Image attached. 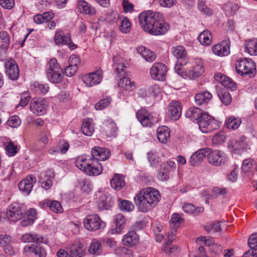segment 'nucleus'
<instances>
[{"label":"nucleus","instance_id":"1","mask_svg":"<svg viewBox=\"0 0 257 257\" xmlns=\"http://www.w3.org/2000/svg\"><path fill=\"white\" fill-rule=\"evenodd\" d=\"M139 21L143 30L152 35H163L170 29L169 24L158 12L148 11L142 13L139 15Z\"/></svg>","mask_w":257,"mask_h":257},{"label":"nucleus","instance_id":"2","mask_svg":"<svg viewBox=\"0 0 257 257\" xmlns=\"http://www.w3.org/2000/svg\"><path fill=\"white\" fill-rule=\"evenodd\" d=\"M160 197L159 191L152 187H147L136 195L135 202L139 211L147 212L157 204Z\"/></svg>","mask_w":257,"mask_h":257},{"label":"nucleus","instance_id":"3","mask_svg":"<svg viewBox=\"0 0 257 257\" xmlns=\"http://www.w3.org/2000/svg\"><path fill=\"white\" fill-rule=\"evenodd\" d=\"M47 77L52 83H57L63 78L62 70L56 58H52L47 64Z\"/></svg>","mask_w":257,"mask_h":257},{"label":"nucleus","instance_id":"4","mask_svg":"<svg viewBox=\"0 0 257 257\" xmlns=\"http://www.w3.org/2000/svg\"><path fill=\"white\" fill-rule=\"evenodd\" d=\"M255 64L251 59L244 58L235 64L236 72L241 75L253 74L255 72Z\"/></svg>","mask_w":257,"mask_h":257},{"label":"nucleus","instance_id":"5","mask_svg":"<svg viewBox=\"0 0 257 257\" xmlns=\"http://www.w3.org/2000/svg\"><path fill=\"white\" fill-rule=\"evenodd\" d=\"M83 224L85 229L92 231L104 228L105 226V223L97 214L87 215L84 219Z\"/></svg>","mask_w":257,"mask_h":257},{"label":"nucleus","instance_id":"6","mask_svg":"<svg viewBox=\"0 0 257 257\" xmlns=\"http://www.w3.org/2000/svg\"><path fill=\"white\" fill-rule=\"evenodd\" d=\"M208 162L210 164L215 166H221L227 161L226 154L219 150L211 151L208 148L207 155Z\"/></svg>","mask_w":257,"mask_h":257},{"label":"nucleus","instance_id":"7","mask_svg":"<svg viewBox=\"0 0 257 257\" xmlns=\"http://www.w3.org/2000/svg\"><path fill=\"white\" fill-rule=\"evenodd\" d=\"M24 207L14 202L9 205L7 211V217L11 221L16 222L22 218L24 213Z\"/></svg>","mask_w":257,"mask_h":257},{"label":"nucleus","instance_id":"8","mask_svg":"<svg viewBox=\"0 0 257 257\" xmlns=\"http://www.w3.org/2000/svg\"><path fill=\"white\" fill-rule=\"evenodd\" d=\"M198 124L200 131L203 133H209L215 130L216 126L214 119L205 112L198 120Z\"/></svg>","mask_w":257,"mask_h":257},{"label":"nucleus","instance_id":"9","mask_svg":"<svg viewBox=\"0 0 257 257\" xmlns=\"http://www.w3.org/2000/svg\"><path fill=\"white\" fill-rule=\"evenodd\" d=\"M117 85L119 94L123 96H127L129 93L136 88L135 82L125 76L119 79Z\"/></svg>","mask_w":257,"mask_h":257},{"label":"nucleus","instance_id":"10","mask_svg":"<svg viewBox=\"0 0 257 257\" xmlns=\"http://www.w3.org/2000/svg\"><path fill=\"white\" fill-rule=\"evenodd\" d=\"M103 77V72L101 69L85 74L82 76L83 82L88 87H92L99 84Z\"/></svg>","mask_w":257,"mask_h":257},{"label":"nucleus","instance_id":"11","mask_svg":"<svg viewBox=\"0 0 257 257\" xmlns=\"http://www.w3.org/2000/svg\"><path fill=\"white\" fill-rule=\"evenodd\" d=\"M48 103L44 98L33 99L30 102V109L37 115H42L46 112Z\"/></svg>","mask_w":257,"mask_h":257},{"label":"nucleus","instance_id":"12","mask_svg":"<svg viewBox=\"0 0 257 257\" xmlns=\"http://www.w3.org/2000/svg\"><path fill=\"white\" fill-rule=\"evenodd\" d=\"M136 116L138 120L144 126H151L157 121L152 113L143 108L137 111Z\"/></svg>","mask_w":257,"mask_h":257},{"label":"nucleus","instance_id":"13","mask_svg":"<svg viewBox=\"0 0 257 257\" xmlns=\"http://www.w3.org/2000/svg\"><path fill=\"white\" fill-rule=\"evenodd\" d=\"M167 72V67L161 63H154L150 69L151 77L158 80H164Z\"/></svg>","mask_w":257,"mask_h":257},{"label":"nucleus","instance_id":"14","mask_svg":"<svg viewBox=\"0 0 257 257\" xmlns=\"http://www.w3.org/2000/svg\"><path fill=\"white\" fill-rule=\"evenodd\" d=\"M6 74L12 80H16L19 77L20 71L16 61L13 59H7L5 64Z\"/></svg>","mask_w":257,"mask_h":257},{"label":"nucleus","instance_id":"15","mask_svg":"<svg viewBox=\"0 0 257 257\" xmlns=\"http://www.w3.org/2000/svg\"><path fill=\"white\" fill-rule=\"evenodd\" d=\"M54 42L57 45H67L71 50L76 48L71 39L69 34H64L62 31H57L54 36Z\"/></svg>","mask_w":257,"mask_h":257},{"label":"nucleus","instance_id":"16","mask_svg":"<svg viewBox=\"0 0 257 257\" xmlns=\"http://www.w3.org/2000/svg\"><path fill=\"white\" fill-rule=\"evenodd\" d=\"M192 69L188 72V78L191 79L200 77L204 72V63L200 58H195L193 61Z\"/></svg>","mask_w":257,"mask_h":257},{"label":"nucleus","instance_id":"17","mask_svg":"<svg viewBox=\"0 0 257 257\" xmlns=\"http://www.w3.org/2000/svg\"><path fill=\"white\" fill-rule=\"evenodd\" d=\"M110 155L109 150L107 149L95 147L91 150V158L93 160L99 161L107 160Z\"/></svg>","mask_w":257,"mask_h":257},{"label":"nucleus","instance_id":"18","mask_svg":"<svg viewBox=\"0 0 257 257\" xmlns=\"http://www.w3.org/2000/svg\"><path fill=\"white\" fill-rule=\"evenodd\" d=\"M213 53L219 56H225L230 53V46L228 42L223 41L212 47Z\"/></svg>","mask_w":257,"mask_h":257},{"label":"nucleus","instance_id":"19","mask_svg":"<svg viewBox=\"0 0 257 257\" xmlns=\"http://www.w3.org/2000/svg\"><path fill=\"white\" fill-rule=\"evenodd\" d=\"M40 205L43 209L49 208L52 211L56 213H60L63 211L61 204L56 200L46 199L41 202Z\"/></svg>","mask_w":257,"mask_h":257},{"label":"nucleus","instance_id":"20","mask_svg":"<svg viewBox=\"0 0 257 257\" xmlns=\"http://www.w3.org/2000/svg\"><path fill=\"white\" fill-rule=\"evenodd\" d=\"M139 241V236L134 230H130L124 234L121 239L123 245L132 247L136 245Z\"/></svg>","mask_w":257,"mask_h":257},{"label":"nucleus","instance_id":"21","mask_svg":"<svg viewBox=\"0 0 257 257\" xmlns=\"http://www.w3.org/2000/svg\"><path fill=\"white\" fill-rule=\"evenodd\" d=\"M182 107L180 102L172 101L168 106V115L173 120H178L181 115Z\"/></svg>","mask_w":257,"mask_h":257},{"label":"nucleus","instance_id":"22","mask_svg":"<svg viewBox=\"0 0 257 257\" xmlns=\"http://www.w3.org/2000/svg\"><path fill=\"white\" fill-rule=\"evenodd\" d=\"M54 177V174L52 170H49L41 173L40 175V181H42V187L45 190L50 189L52 186V179Z\"/></svg>","mask_w":257,"mask_h":257},{"label":"nucleus","instance_id":"23","mask_svg":"<svg viewBox=\"0 0 257 257\" xmlns=\"http://www.w3.org/2000/svg\"><path fill=\"white\" fill-rule=\"evenodd\" d=\"M36 180L32 175H28L25 179L22 180L19 184L20 190L29 194L35 183Z\"/></svg>","mask_w":257,"mask_h":257},{"label":"nucleus","instance_id":"24","mask_svg":"<svg viewBox=\"0 0 257 257\" xmlns=\"http://www.w3.org/2000/svg\"><path fill=\"white\" fill-rule=\"evenodd\" d=\"M92 160L93 159L91 156L87 155H81L76 158L75 165L79 170L85 173L87 168L91 165L90 163Z\"/></svg>","mask_w":257,"mask_h":257},{"label":"nucleus","instance_id":"25","mask_svg":"<svg viewBox=\"0 0 257 257\" xmlns=\"http://www.w3.org/2000/svg\"><path fill=\"white\" fill-rule=\"evenodd\" d=\"M171 52L173 56L178 59V61H182V64L187 63V52L183 46L179 45L173 47Z\"/></svg>","mask_w":257,"mask_h":257},{"label":"nucleus","instance_id":"26","mask_svg":"<svg viewBox=\"0 0 257 257\" xmlns=\"http://www.w3.org/2000/svg\"><path fill=\"white\" fill-rule=\"evenodd\" d=\"M114 222L115 224V228L110 229L109 232L110 234H119L124 228L125 218L124 215L121 214H117L114 216Z\"/></svg>","mask_w":257,"mask_h":257},{"label":"nucleus","instance_id":"27","mask_svg":"<svg viewBox=\"0 0 257 257\" xmlns=\"http://www.w3.org/2000/svg\"><path fill=\"white\" fill-rule=\"evenodd\" d=\"M214 79L226 88L232 90L236 88L235 82L230 78L222 73H217L214 75Z\"/></svg>","mask_w":257,"mask_h":257},{"label":"nucleus","instance_id":"28","mask_svg":"<svg viewBox=\"0 0 257 257\" xmlns=\"http://www.w3.org/2000/svg\"><path fill=\"white\" fill-rule=\"evenodd\" d=\"M208 152V148L202 149L194 153L190 157V163L191 166H195L199 164L203 159L207 157Z\"/></svg>","mask_w":257,"mask_h":257},{"label":"nucleus","instance_id":"29","mask_svg":"<svg viewBox=\"0 0 257 257\" xmlns=\"http://www.w3.org/2000/svg\"><path fill=\"white\" fill-rule=\"evenodd\" d=\"M91 165L87 168L85 173L89 176H97L102 172V166L98 161L93 160L90 163Z\"/></svg>","mask_w":257,"mask_h":257},{"label":"nucleus","instance_id":"30","mask_svg":"<svg viewBox=\"0 0 257 257\" xmlns=\"http://www.w3.org/2000/svg\"><path fill=\"white\" fill-rule=\"evenodd\" d=\"M85 248L82 243L77 242L69 247L71 257H82L84 255Z\"/></svg>","mask_w":257,"mask_h":257},{"label":"nucleus","instance_id":"31","mask_svg":"<svg viewBox=\"0 0 257 257\" xmlns=\"http://www.w3.org/2000/svg\"><path fill=\"white\" fill-rule=\"evenodd\" d=\"M157 138L162 143H166L170 137V129L166 126H161L157 131Z\"/></svg>","mask_w":257,"mask_h":257},{"label":"nucleus","instance_id":"32","mask_svg":"<svg viewBox=\"0 0 257 257\" xmlns=\"http://www.w3.org/2000/svg\"><path fill=\"white\" fill-rule=\"evenodd\" d=\"M124 177L122 175L115 174L110 180V185L112 188L120 190L125 186Z\"/></svg>","mask_w":257,"mask_h":257},{"label":"nucleus","instance_id":"33","mask_svg":"<svg viewBox=\"0 0 257 257\" xmlns=\"http://www.w3.org/2000/svg\"><path fill=\"white\" fill-rule=\"evenodd\" d=\"M244 49L250 55L257 56V39L253 38L245 41Z\"/></svg>","mask_w":257,"mask_h":257},{"label":"nucleus","instance_id":"34","mask_svg":"<svg viewBox=\"0 0 257 257\" xmlns=\"http://www.w3.org/2000/svg\"><path fill=\"white\" fill-rule=\"evenodd\" d=\"M204 112L198 107H192L190 108L186 112V117L190 119L192 121L198 120L203 116Z\"/></svg>","mask_w":257,"mask_h":257},{"label":"nucleus","instance_id":"35","mask_svg":"<svg viewBox=\"0 0 257 257\" xmlns=\"http://www.w3.org/2000/svg\"><path fill=\"white\" fill-rule=\"evenodd\" d=\"M81 131L85 135L91 136L94 131L93 120L90 118L84 119L82 122Z\"/></svg>","mask_w":257,"mask_h":257},{"label":"nucleus","instance_id":"36","mask_svg":"<svg viewBox=\"0 0 257 257\" xmlns=\"http://www.w3.org/2000/svg\"><path fill=\"white\" fill-rule=\"evenodd\" d=\"M137 51L148 62H153L156 59L155 53L144 46L139 47L137 48Z\"/></svg>","mask_w":257,"mask_h":257},{"label":"nucleus","instance_id":"37","mask_svg":"<svg viewBox=\"0 0 257 257\" xmlns=\"http://www.w3.org/2000/svg\"><path fill=\"white\" fill-rule=\"evenodd\" d=\"M117 127L115 123L112 121H107L104 125L103 133L106 137H111L115 136Z\"/></svg>","mask_w":257,"mask_h":257},{"label":"nucleus","instance_id":"38","mask_svg":"<svg viewBox=\"0 0 257 257\" xmlns=\"http://www.w3.org/2000/svg\"><path fill=\"white\" fill-rule=\"evenodd\" d=\"M25 252H32L39 257H46V251L45 249L40 245H26L24 247Z\"/></svg>","mask_w":257,"mask_h":257},{"label":"nucleus","instance_id":"39","mask_svg":"<svg viewBox=\"0 0 257 257\" xmlns=\"http://www.w3.org/2000/svg\"><path fill=\"white\" fill-rule=\"evenodd\" d=\"M211 98L212 94L208 91L198 93L194 97L195 102L198 105L207 104Z\"/></svg>","mask_w":257,"mask_h":257},{"label":"nucleus","instance_id":"40","mask_svg":"<svg viewBox=\"0 0 257 257\" xmlns=\"http://www.w3.org/2000/svg\"><path fill=\"white\" fill-rule=\"evenodd\" d=\"M77 9L81 13L91 15H94L95 13V9L89 6L87 2L84 1H80L78 2Z\"/></svg>","mask_w":257,"mask_h":257},{"label":"nucleus","instance_id":"41","mask_svg":"<svg viewBox=\"0 0 257 257\" xmlns=\"http://www.w3.org/2000/svg\"><path fill=\"white\" fill-rule=\"evenodd\" d=\"M22 240L25 242H43L44 238L36 233H26L21 238Z\"/></svg>","mask_w":257,"mask_h":257},{"label":"nucleus","instance_id":"42","mask_svg":"<svg viewBox=\"0 0 257 257\" xmlns=\"http://www.w3.org/2000/svg\"><path fill=\"white\" fill-rule=\"evenodd\" d=\"M54 18L53 13L49 12L43 13L42 15L38 14L34 17V22L38 24H42L44 22H48Z\"/></svg>","mask_w":257,"mask_h":257},{"label":"nucleus","instance_id":"43","mask_svg":"<svg viewBox=\"0 0 257 257\" xmlns=\"http://www.w3.org/2000/svg\"><path fill=\"white\" fill-rule=\"evenodd\" d=\"M241 122V120L240 118L230 116L226 119L225 125L228 129L236 130L239 126Z\"/></svg>","mask_w":257,"mask_h":257},{"label":"nucleus","instance_id":"44","mask_svg":"<svg viewBox=\"0 0 257 257\" xmlns=\"http://www.w3.org/2000/svg\"><path fill=\"white\" fill-rule=\"evenodd\" d=\"M218 95L221 102L226 105L229 104L232 100L229 92L225 88L219 89Z\"/></svg>","mask_w":257,"mask_h":257},{"label":"nucleus","instance_id":"45","mask_svg":"<svg viewBox=\"0 0 257 257\" xmlns=\"http://www.w3.org/2000/svg\"><path fill=\"white\" fill-rule=\"evenodd\" d=\"M171 171V170L163 163L160 165V168L158 171L157 177L160 180H167L169 178V173Z\"/></svg>","mask_w":257,"mask_h":257},{"label":"nucleus","instance_id":"46","mask_svg":"<svg viewBox=\"0 0 257 257\" xmlns=\"http://www.w3.org/2000/svg\"><path fill=\"white\" fill-rule=\"evenodd\" d=\"M117 202L119 208L122 211L130 212L134 208V204L130 201L118 198Z\"/></svg>","mask_w":257,"mask_h":257},{"label":"nucleus","instance_id":"47","mask_svg":"<svg viewBox=\"0 0 257 257\" xmlns=\"http://www.w3.org/2000/svg\"><path fill=\"white\" fill-rule=\"evenodd\" d=\"M198 40L203 45H209L212 40V36L210 32L207 30L204 31L200 34L198 38Z\"/></svg>","mask_w":257,"mask_h":257},{"label":"nucleus","instance_id":"48","mask_svg":"<svg viewBox=\"0 0 257 257\" xmlns=\"http://www.w3.org/2000/svg\"><path fill=\"white\" fill-rule=\"evenodd\" d=\"M88 251L91 254L99 255L101 253L102 251V245L101 243L96 239L92 240L89 246Z\"/></svg>","mask_w":257,"mask_h":257},{"label":"nucleus","instance_id":"49","mask_svg":"<svg viewBox=\"0 0 257 257\" xmlns=\"http://www.w3.org/2000/svg\"><path fill=\"white\" fill-rule=\"evenodd\" d=\"M120 23L119 26L120 31L124 34L129 33L131 30V25L128 18L123 17L120 18Z\"/></svg>","mask_w":257,"mask_h":257},{"label":"nucleus","instance_id":"50","mask_svg":"<svg viewBox=\"0 0 257 257\" xmlns=\"http://www.w3.org/2000/svg\"><path fill=\"white\" fill-rule=\"evenodd\" d=\"M148 160L151 166L158 165L161 161L159 154L154 151L149 152L147 154Z\"/></svg>","mask_w":257,"mask_h":257},{"label":"nucleus","instance_id":"51","mask_svg":"<svg viewBox=\"0 0 257 257\" xmlns=\"http://www.w3.org/2000/svg\"><path fill=\"white\" fill-rule=\"evenodd\" d=\"M0 40L1 47L7 49L9 47L10 43V36L9 33L5 31H0Z\"/></svg>","mask_w":257,"mask_h":257},{"label":"nucleus","instance_id":"52","mask_svg":"<svg viewBox=\"0 0 257 257\" xmlns=\"http://www.w3.org/2000/svg\"><path fill=\"white\" fill-rule=\"evenodd\" d=\"M5 149L8 155L10 157L15 156L18 152L19 149L14 142L10 141L5 144Z\"/></svg>","mask_w":257,"mask_h":257},{"label":"nucleus","instance_id":"53","mask_svg":"<svg viewBox=\"0 0 257 257\" xmlns=\"http://www.w3.org/2000/svg\"><path fill=\"white\" fill-rule=\"evenodd\" d=\"M223 8L226 15L231 16L237 12L239 7L237 4L228 2L224 6Z\"/></svg>","mask_w":257,"mask_h":257},{"label":"nucleus","instance_id":"54","mask_svg":"<svg viewBox=\"0 0 257 257\" xmlns=\"http://www.w3.org/2000/svg\"><path fill=\"white\" fill-rule=\"evenodd\" d=\"M119 15L116 11L107 13L105 15V20L111 24L116 25L118 19H120Z\"/></svg>","mask_w":257,"mask_h":257},{"label":"nucleus","instance_id":"55","mask_svg":"<svg viewBox=\"0 0 257 257\" xmlns=\"http://www.w3.org/2000/svg\"><path fill=\"white\" fill-rule=\"evenodd\" d=\"M32 87L36 92H40L44 94L46 93L49 89L47 84H42L37 82H35Z\"/></svg>","mask_w":257,"mask_h":257},{"label":"nucleus","instance_id":"56","mask_svg":"<svg viewBox=\"0 0 257 257\" xmlns=\"http://www.w3.org/2000/svg\"><path fill=\"white\" fill-rule=\"evenodd\" d=\"M111 101L110 97H106L99 100L95 104V107L96 110H102L108 106Z\"/></svg>","mask_w":257,"mask_h":257},{"label":"nucleus","instance_id":"57","mask_svg":"<svg viewBox=\"0 0 257 257\" xmlns=\"http://www.w3.org/2000/svg\"><path fill=\"white\" fill-rule=\"evenodd\" d=\"M111 205L110 198L108 197L101 198L98 203V207L100 209H108Z\"/></svg>","mask_w":257,"mask_h":257},{"label":"nucleus","instance_id":"58","mask_svg":"<svg viewBox=\"0 0 257 257\" xmlns=\"http://www.w3.org/2000/svg\"><path fill=\"white\" fill-rule=\"evenodd\" d=\"M254 163L253 160L251 159L245 160L242 165V171L245 173L250 171L251 169L253 168L255 165Z\"/></svg>","mask_w":257,"mask_h":257},{"label":"nucleus","instance_id":"59","mask_svg":"<svg viewBox=\"0 0 257 257\" xmlns=\"http://www.w3.org/2000/svg\"><path fill=\"white\" fill-rule=\"evenodd\" d=\"M182 61H177V63L175 66V70L176 72L180 75L183 78H187L188 77V73L184 71L183 69L182 66L185 64H182Z\"/></svg>","mask_w":257,"mask_h":257},{"label":"nucleus","instance_id":"60","mask_svg":"<svg viewBox=\"0 0 257 257\" xmlns=\"http://www.w3.org/2000/svg\"><path fill=\"white\" fill-rule=\"evenodd\" d=\"M221 226L219 222H213L205 227V229L209 233H214L221 230Z\"/></svg>","mask_w":257,"mask_h":257},{"label":"nucleus","instance_id":"61","mask_svg":"<svg viewBox=\"0 0 257 257\" xmlns=\"http://www.w3.org/2000/svg\"><path fill=\"white\" fill-rule=\"evenodd\" d=\"M198 9L207 15H211L212 14V11L206 6L205 0L198 1Z\"/></svg>","mask_w":257,"mask_h":257},{"label":"nucleus","instance_id":"62","mask_svg":"<svg viewBox=\"0 0 257 257\" xmlns=\"http://www.w3.org/2000/svg\"><path fill=\"white\" fill-rule=\"evenodd\" d=\"M21 124V120L18 116L14 115L10 117L7 121V124L12 127H17Z\"/></svg>","mask_w":257,"mask_h":257},{"label":"nucleus","instance_id":"63","mask_svg":"<svg viewBox=\"0 0 257 257\" xmlns=\"http://www.w3.org/2000/svg\"><path fill=\"white\" fill-rule=\"evenodd\" d=\"M248 244L250 249L257 250V233L250 235L248 239Z\"/></svg>","mask_w":257,"mask_h":257},{"label":"nucleus","instance_id":"64","mask_svg":"<svg viewBox=\"0 0 257 257\" xmlns=\"http://www.w3.org/2000/svg\"><path fill=\"white\" fill-rule=\"evenodd\" d=\"M197 242L203 243L205 245L210 246L214 243V239L211 237H205L204 236L198 237L196 239Z\"/></svg>","mask_w":257,"mask_h":257}]
</instances>
